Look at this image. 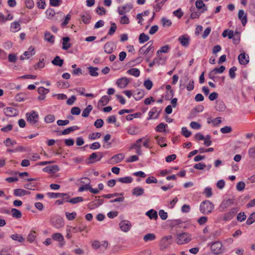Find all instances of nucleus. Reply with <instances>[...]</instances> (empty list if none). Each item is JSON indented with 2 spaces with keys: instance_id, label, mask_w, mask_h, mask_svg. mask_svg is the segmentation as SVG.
<instances>
[{
  "instance_id": "obj_14",
  "label": "nucleus",
  "mask_w": 255,
  "mask_h": 255,
  "mask_svg": "<svg viewBox=\"0 0 255 255\" xmlns=\"http://www.w3.org/2000/svg\"><path fill=\"white\" fill-rule=\"evenodd\" d=\"M115 45L112 42H107L104 46V51L106 53L110 54L114 51Z\"/></svg>"
},
{
  "instance_id": "obj_44",
  "label": "nucleus",
  "mask_w": 255,
  "mask_h": 255,
  "mask_svg": "<svg viewBox=\"0 0 255 255\" xmlns=\"http://www.w3.org/2000/svg\"><path fill=\"white\" fill-rule=\"evenodd\" d=\"M161 21L163 27H169L172 24V22L170 19H167L164 17L161 18Z\"/></svg>"
},
{
  "instance_id": "obj_25",
  "label": "nucleus",
  "mask_w": 255,
  "mask_h": 255,
  "mask_svg": "<svg viewBox=\"0 0 255 255\" xmlns=\"http://www.w3.org/2000/svg\"><path fill=\"white\" fill-rule=\"evenodd\" d=\"M124 157H125V155L122 153H120V154H118L116 155H114L112 158V159L115 162L119 163V162H121V161H122L124 159Z\"/></svg>"
},
{
  "instance_id": "obj_29",
  "label": "nucleus",
  "mask_w": 255,
  "mask_h": 255,
  "mask_svg": "<svg viewBox=\"0 0 255 255\" xmlns=\"http://www.w3.org/2000/svg\"><path fill=\"white\" fill-rule=\"evenodd\" d=\"M146 214L150 219H153L156 220L157 218V212L152 209L147 212Z\"/></svg>"
},
{
  "instance_id": "obj_13",
  "label": "nucleus",
  "mask_w": 255,
  "mask_h": 255,
  "mask_svg": "<svg viewBox=\"0 0 255 255\" xmlns=\"http://www.w3.org/2000/svg\"><path fill=\"white\" fill-rule=\"evenodd\" d=\"M238 60L241 64H247L249 62V57L245 53L240 54L238 56Z\"/></svg>"
},
{
  "instance_id": "obj_2",
  "label": "nucleus",
  "mask_w": 255,
  "mask_h": 255,
  "mask_svg": "<svg viewBox=\"0 0 255 255\" xmlns=\"http://www.w3.org/2000/svg\"><path fill=\"white\" fill-rule=\"evenodd\" d=\"M192 240L191 235L188 233H182L177 235L176 243L182 245L190 242Z\"/></svg>"
},
{
  "instance_id": "obj_48",
  "label": "nucleus",
  "mask_w": 255,
  "mask_h": 255,
  "mask_svg": "<svg viewBox=\"0 0 255 255\" xmlns=\"http://www.w3.org/2000/svg\"><path fill=\"white\" fill-rule=\"evenodd\" d=\"M255 222V212L253 213L246 221L247 225H251Z\"/></svg>"
},
{
  "instance_id": "obj_52",
  "label": "nucleus",
  "mask_w": 255,
  "mask_h": 255,
  "mask_svg": "<svg viewBox=\"0 0 255 255\" xmlns=\"http://www.w3.org/2000/svg\"><path fill=\"white\" fill-rule=\"evenodd\" d=\"M120 21V23L122 24H126L129 23V19L126 15L121 16Z\"/></svg>"
},
{
  "instance_id": "obj_55",
  "label": "nucleus",
  "mask_w": 255,
  "mask_h": 255,
  "mask_svg": "<svg viewBox=\"0 0 255 255\" xmlns=\"http://www.w3.org/2000/svg\"><path fill=\"white\" fill-rule=\"evenodd\" d=\"M157 109L155 107H154L152 109H151V111L149 112V118H157L158 114H157L155 117H154V115L157 113Z\"/></svg>"
},
{
  "instance_id": "obj_59",
  "label": "nucleus",
  "mask_w": 255,
  "mask_h": 255,
  "mask_svg": "<svg viewBox=\"0 0 255 255\" xmlns=\"http://www.w3.org/2000/svg\"><path fill=\"white\" fill-rule=\"evenodd\" d=\"M166 126L167 125H165L163 123H160L156 127V130L158 132H162L165 130Z\"/></svg>"
},
{
  "instance_id": "obj_39",
  "label": "nucleus",
  "mask_w": 255,
  "mask_h": 255,
  "mask_svg": "<svg viewBox=\"0 0 255 255\" xmlns=\"http://www.w3.org/2000/svg\"><path fill=\"white\" fill-rule=\"evenodd\" d=\"M149 36L142 33L140 34L139 36V42L140 43H143L149 40Z\"/></svg>"
},
{
  "instance_id": "obj_33",
  "label": "nucleus",
  "mask_w": 255,
  "mask_h": 255,
  "mask_svg": "<svg viewBox=\"0 0 255 255\" xmlns=\"http://www.w3.org/2000/svg\"><path fill=\"white\" fill-rule=\"evenodd\" d=\"M156 238V236L154 234L149 233L145 235L143 237V240L145 242L151 241L154 240Z\"/></svg>"
},
{
  "instance_id": "obj_1",
  "label": "nucleus",
  "mask_w": 255,
  "mask_h": 255,
  "mask_svg": "<svg viewBox=\"0 0 255 255\" xmlns=\"http://www.w3.org/2000/svg\"><path fill=\"white\" fill-rule=\"evenodd\" d=\"M214 208L213 203L209 200L203 201L200 206L201 212L203 214H209Z\"/></svg>"
},
{
  "instance_id": "obj_23",
  "label": "nucleus",
  "mask_w": 255,
  "mask_h": 255,
  "mask_svg": "<svg viewBox=\"0 0 255 255\" xmlns=\"http://www.w3.org/2000/svg\"><path fill=\"white\" fill-rule=\"evenodd\" d=\"M110 101V98L107 96H103L98 102V106H104L106 105Z\"/></svg>"
},
{
  "instance_id": "obj_56",
  "label": "nucleus",
  "mask_w": 255,
  "mask_h": 255,
  "mask_svg": "<svg viewBox=\"0 0 255 255\" xmlns=\"http://www.w3.org/2000/svg\"><path fill=\"white\" fill-rule=\"evenodd\" d=\"M144 86L146 88L147 90H150L153 86L152 82L149 80H145L143 83Z\"/></svg>"
},
{
  "instance_id": "obj_47",
  "label": "nucleus",
  "mask_w": 255,
  "mask_h": 255,
  "mask_svg": "<svg viewBox=\"0 0 255 255\" xmlns=\"http://www.w3.org/2000/svg\"><path fill=\"white\" fill-rule=\"evenodd\" d=\"M143 139V138H141L137 139L134 144H132V145L130 147V149H135V148H141L140 142H141V141Z\"/></svg>"
},
{
  "instance_id": "obj_42",
  "label": "nucleus",
  "mask_w": 255,
  "mask_h": 255,
  "mask_svg": "<svg viewBox=\"0 0 255 255\" xmlns=\"http://www.w3.org/2000/svg\"><path fill=\"white\" fill-rule=\"evenodd\" d=\"M36 237V232L35 231H31L27 237V240L29 243H32L34 241Z\"/></svg>"
},
{
  "instance_id": "obj_53",
  "label": "nucleus",
  "mask_w": 255,
  "mask_h": 255,
  "mask_svg": "<svg viewBox=\"0 0 255 255\" xmlns=\"http://www.w3.org/2000/svg\"><path fill=\"white\" fill-rule=\"evenodd\" d=\"M37 92L40 95L45 96L49 92V90L41 87L38 88Z\"/></svg>"
},
{
  "instance_id": "obj_45",
  "label": "nucleus",
  "mask_w": 255,
  "mask_h": 255,
  "mask_svg": "<svg viewBox=\"0 0 255 255\" xmlns=\"http://www.w3.org/2000/svg\"><path fill=\"white\" fill-rule=\"evenodd\" d=\"M169 50V46L168 45L162 46L161 49L156 52L157 56L161 53H168Z\"/></svg>"
},
{
  "instance_id": "obj_16",
  "label": "nucleus",
  "mask_w": 255,
  "mask_h": 255,
  "mask_svg": "<svg viewBox=\"0 0 255 255\" xmlns=\"http://www.w3.org/2000/svg\"><path fill=\"white\" fill-rule=\"evenodd\" d=\"M3 111L4 114L7 116L12 117L15 116L16 114V110L11 107L4 108Z\"/></svg>"
},
{
  "instance_id": "obj_62",
  "label": "nucleus",
  "mask_w": 255,
  "mask_h": 255,
  "mask_svg": "<svg viewBox=\"0 0 255 255\" xmlns=\"http://www.w3.org/2000/svg\"><path fill=\"white\" fill-rule=\"evenodd\" d=\"M101 134L100 132H95L90 134L89 135V138L91 139H95L100 137Z\"/></svg>"
},
{
  "instance_id": "obj_18",
  "label": "nucleus",
  "mask_w": 255,
  "mask_h": 255,
  "mask_svg": "<svg viewBox=\"0 0 255 255\" xmlns=\"http://www.w3.org/2000/svg\"><path fill=\"white\" fill-rule=\"evenodd\" d=\"M155 139L156 140L158 144L161 147L167 146L166 143H164L166 140V138L165 137L157 135L155 137Z\"/></svg>"
},
{
  "instance_id": "obj_31",
  "label": "nucleus",
  "mask_w": 255,
  "mask_h": 255,
  "mask_svg": "<svg viewBox=\"0 0 255 255\" xmlns=\"http://www.w3.org/2000/svg\"><path fill=\"white\" fill-rule=\"evenodd\" d=\"M11 212L12 214V216L14 218L19 219L22 216L21 212L16 209H12Z\"/></svg>"
},
{
  "instance_id": "obj_46",
  "label": "nucleus",
  "mask_w": 255,
  "mask_h": 255,
  "mask_svg": "<svg viewBox=\"0 0 255 255\" xmlns=\"http://www.w3.org/2000/svg\"><path fill=\"white\" fill-rule=\"evenodd\" d=\"M83 201V198L82 197H77L76 198H73L68 201L67 202L72 203V204H76L79 202H82Z\"/></svg>"
},
{
  "instance_id": "obj_21",
  "label": "nucleus",
  "mask_w": 255,
  "mask_h": 255,
  "mask_svg": "<svg viewBox=\"0 0 255 255\" xmlns=\"http://www.w3.org/2000/svg\"><path fill=\"white\" fill-rule=\"evenodd\" d=\"M70 38L68 37H65L63 38V47L62 48L65 50L68 49L71 47V44L69 43Z\"/></svg>"
},
{
  "instance_id": "obj_63",
  "label": "nucleus",
  "mask_w": 255,
  "mask_h": 255,
  "mask_svg": "<svg viewBox=\"0 0 255 255\" xmlns=\"http://www.w3.org/2000/svg\"><path fill=\"white\" fill-rule=\"evenodd\" d=\"M117 29V25L115 23H112L111 24V27L109 30L108 34L110 35H113L115 32L116 31Z\"/></svg>"
},
{
  "instance_id": "obj_64",
  "label": "nucleus",
  "mask_w": 255,
  "mask_h": 255,
  "mask_svg": "<svg viewBox=\"0 0 255 255\" xmlns=\"http://www.w3.org/2000/svg\"><path fill=\"white\" fill-rule=\"evenodd\" d=\"M103 124L104 122L102 119H98L95 121L94 126L97 128H100L103 126Z\"/></svg>"
},
{
  "instance_id": "obj_8",
  "label": "nucleus",
  "mask_w": 255,
  "mask_h": 255,
  "mask_svg": "<svg viewBox=\"0 0 255 255\" xmlns=\"http://www.w3.org/2000/svg\"><path fill=\"white\" fill-rule=\"evenodd\" d=\"M233 204V200L232 199H229L228 200L224 201L220 206L219 209L220 211H224L226 209L231 206Z\"/></svg>"
},
{
  "instance_id": "obj_34",
  "label": "nucleus",
  "mask_w": 255,
  "mask_h": 255,
  "mask_svg": "<svg viewBox=\"0 0 255 255\" xmlns=\"http://www.w3.org/2000/svg\"><path fill=\"white\" fill-rule=\"evenodd\" d=\"M91 16L90 14L85 13L81 15V20L85 24H88L90 22Z\"/></svg>"
},
{
  "instance_id": "obj_3",
  "label": "nucleus",
  "mask_w": 255,
  "mask_h": 255,
  "mask_svg": "<svg viewBox=\"0 0 255 255\" xmlns=\"http://www.w3.org/2000/svg\"><path fill=\"white\" fill-rule=\"evenodd\" d=\"M27 121L31 125L35 127L37 126L39 122V116L35 111H31L26 114Z\"/></svg>"
},
{
  "instance_id": "obj_61",
  "label": "nucleus",
  "mask_w": 255,
  "mask_h": 255,
  "mask_svg": "<svg viewBox=\"0 0 255 255\" xmlns=\"http://www.w3.org/2000/svg\"><path fill=\"white\" fill-rule=\"evenodd\" d=\"M246 219V216L244 212H241L237 216V220L239 221L242 222Z\"/></svg>"
},
{
  "instance_id": "obj_24",
  "label": "nucleus",
  "mask_w": 255,
  "mask_h": 255,
  "mask_svg": "<svg viewBox=\"0 0 255 255\" xmlns=\"http://www.w3.org/2000/svg\"><path fill=\"white\" fill-rule=\"evenodd\" d=\"M195 4L197 8L198 9H202L203 11L207 10V7H206L205 3L202 0H197Z\"/></svg>"
},
{
  "instance_id": "obj_60",
  "label": "nucleus",
  "mask_w": 255,
  "mask_h": 255,
  "mask_svg": "<svg viewBox=\"0 0 255 255\" xmlns=\"http://www.w3.org/2000/svg\"><path fill=\"white\" fill-rule=\"evenodd\" d=\"M92 247L94 249L97 250L101 247V243L97 240L92 242Z\"/></svg>"
},
{
  "instance_id": "obj_9",
  "label": "nucleus",
  "mask_w": 255,
  "mask_h": 255,
  "mask_svg": "<svg viewBox=\"0 0 255 255\" xmlns=\"http://www.w3.org/2000/svg\"><path fill=\"white\" fill-rule=\"evenodd\" d=\"M222 247V244L220 242H216L211 246V249L214 253L218 254L220 253Z\"/></svg>"
},
{
  "instance_id": "obj_30",
  "label": "nucleus",
  "mask_w": 255,
  "mask_h": 255,
  "mask_svg": "<svg viewBox=\"0 0 255 255\" xmlns=\"http://www.w3.org/2000/svg\"><path fill=\"white\" fill-rule=\"evenodd\" d=\"M45 39L50 43H53L54 42V37L50 32H46L44 35Z\"/></svg>"
},
{
  "instance_id": "obj_35",
  "label": "nucleus",
  "mask_w": 255,
  "mask_h": 255,
  "mask_svg": "<svg viewBox=\"0 0 255 255\" xmlns=\"http://www.w3.org/2000/svg\"><path fill=\"white\" fill-rule=\"evenodd\" d=\"M89 73L90 75L92 76H97L98 75V73L97 71L99 70L97 67H89L88 68Z\"/></svg>"
},
{
  "instance_id": "obj_51",
  "label": "nucleus",
  "mask_w": 255,
  "mask_h": 255,
  "mask_svg": "<svg viewBox=\"0 0 255 255\" xmlns=\"http://www.w3.org/2000/svg\"><path fill=\"white\" fill-rule=\"evenodd\" d=\"M55 120V117L52 115H47L44 119V121L46 123H51Z\"/></svg>"
},
{
  "instance_id": "obj_49",
  "label": "nucleus",
  "mask_w": 255,
  "mask_h": 255,
  "mask_svg": "<svg viewBox=\"0 0 255 255\" xmlns=\"http://www.w3.org/2000/svg\"><path fill=\"white\" fill-rule=\"evenodd\" d=\"M13 194L16 196H24V190L22 189H16L14 190Z\"/></svg>"
},
{
  "instance_id": "obj_7",
  "label": "nucleus",
  "mask_w": 255,
  "mask_h": 255,
  "mask_svg": "<svg viewBox=\"0 0 255 255\" xmlns=\"http://www.w3.org/2000/svg\"><path fill=\"white\" fill-rule=\"evenodd\" d=\"M225 70V67L224 66H221L219 68H214L209 74V77L210 79H213L215 75L217 73H223Z\"/></svg>"
},
{
  "instance_id": "obj_15",
  "label": "nucleus",
  "mask_w": 255,
  "mask_h": 255,
  "mask_svg": "<svg viewBox=\"0 0 255 255\" xmlns=\"http://www.w3.org/2000/svg\"><path fill=\"white\" fill-rule=\"evenodd\" d=\"M238 18L241 20L242 24L245 26L247 21V14L243 10H240L238 12Z\"/></svg>"
},
{
  "instance_id": "obj_4",
  "label": "nucleus",
  "mask_w": 255,
  "mask_h": 255,
  "mask_svg": "<svg viewBox=\"0 0 255 255\" xmlns=\"http://www.w3.org/2000/svg\"><path fill=\"white\" fill-rule=\"evenodd\" d=\"M172 236H168L163 237L159 243V249L163 251L167 249L172 243Z\"/></svg>"
},
{
  "instance_id": "obj_5",
  "label": "nucleus",
  "mask_w": 255,
  "mask_h": 255,
  "mask_svg": "<svg viewBox=\"0 0 255 255\" xmlns=\"http://www.w3.org/2000/svg\"><path fill=\"white\" fill-rule=\"evenodd\" d=\"M239 209L238 208H233L230 210V211L225 214L223 217V220L224 221H229L232 219L236 214Z\"/></svg>"
},
{
  "instance_id": "obj_10",
  "label": "nucleus",
  "mask_w": 255,
  "mask_h": 255,
  "mask_svg": "<svg viewBox=\"0 0 255 255\" xmlns=\"http://www.w3.org/2000/svg\"><path fill=\"white\" fill-rule=\"evenodd\" d=\"M178 41L184 47H187L189 44V37L188 35H181L178 38Z\"/></svg>"
},
{
  "instance_id": "obj_54",
  "label": "nucleus",
  "mask_w": 255,
  "mask_h": 255,
  "mask_svg": "<svg viewBox=\"0 0 255 255\" xmlns=\"http://www.w3.org/2000/svg\"><path fill=\"white\" fill-rule=\"evenodd\" d=\"M65 215L69 220H72L76 218L77 214L75 212H73L71 213H69V212H66Z\"/></svg>"
},
{
  "instance_id": "obj_40",
  "label": "nucleus",
  "mask_w": 255,
  "mask_h": 255,
  "mask_svg": "<svg viewBox=\"0 0 255 255\" xmlns=\"http://www.w3.org/2000/svg\"><path fill=\"white\" fill-rule=\"evenodd\" d=\"M132 179L130 177H125L120 178L118 179V181L124 183H129L132 182Z\"/></svg>"
},
{
  "instance_id": "obj_6",
  "label": "nucleus",
  "mask_w": 255,
  "mask_h": 255,
  "mask_svg": "<svg viewBox=\"0 0 255 255\" xmlns=\"http://www.w3.org/2000/svg\"><path fill=\"white\" fill-rule=\"evenodd\" d=\"M119 226L123 231L127 232L130 229L131 225L129 221L124 220L120 222Z\"/></svg>"
},
{
  "instance_id": "obj_41",
  "label": "nucleus",
  "mask_w": 255,
  "mask_h": 255,
  "mask_svg": "<svg viewBox=\"0 0 255 255\" xmlns=\"http://www.w3.org/2000/svg\"><path fill=\"white\" fill-rule=\"evenodd\" d=\"M24 188L25 189H28V190H37V187L35 184L32 183H27L24 185L23 186Z\"/></svg>"
},
{
  "instance_id": "obj_57",
  "label": "nucleus",
  "mask_w": 255,
  "mask_h": 255,
  "mask_svg": "<svg viewBox=\"0 0 255 255\" xmlns=\"http://www.w3.org/2000/svg\"><path fill=\"white\" fill-rule=\"evenodd\" d=\"M80 113L81 110L77 107H74L71 110V113L73 115H79Z\"/></svg>"
},
{
  "instance_id": "obj_19",
  "label": "nucleus",
  "mask_w": 255,
  "mask_h": 255,
  "mask_svg": "<svg viewBox=\"0 0 255 255\" xmlns=\"http://www.w3.org/2000/svg\"><path fill=\"white\" fill-rule=\"evenodd\" d=\"M132 193L133 195L139 196L143 195L144 193V189L140 187H136L133 189Z\"/></svg>"
},
{
  "instance_id": "obj_17",
  "label": "nucleus",
  "mask_w": 255,
  "mask_h": 255,
  "mask_svg": "<svg viewBox=\"0 0 255 255\" xmlns=\"http://www.w3.org/2000/svg\"><path fill=\"white\" fill-rule=\"evenodd\" d=\"M52 224L56 228H60L64 226V221L62 218H58L52 220Z\"/></svg>"
},
{
  "instance_id": "obj_50",
  "label": "nucleus",
  "mask_w": 255,
  "mask_h": 255,
  "mask_svg": "<svg viewBox=\"0 0 255 255\" xmlns=\"http://www.w3.org/2000/svg\"><path fill=\"white\" fill-rule=\"evenodd\" d=\"M46 15L48 19H51L55 15V11L51 8H49L46 11Z\"/></svg>"
},
{
  "instance_id": "obj_37",
  "label": "nucleus",
  "mask_w": 255,
  "mask_h": 255,
  "mask_svg": "<svg viewBox=\"0 0 255 255\" xmlns=\"http://www.w3.org/2000/svg\"><path fill=\"white\" fill-rule=\"evenodd\" d=\"M79 128L77 126H73L69 127L63 130L62 134L63 135L69 134L70 132L77 130Z\"/></svg>"
},
{
  "instance_id": "obj_38",
  "label": "nucleus",
  "mask_w": 255,
  "mask_h": 255,
  "mask_svg": "<svg viewBox=\"0 0 255 255\" xmlns=\"http://www.w3.org/2000/svg\"><path fill=\"white\" fill-rule=\"evenodd\" d=\"M93 109V107L91 105H89L87 108L84 110L82 113V116L84 117H87L89 115L90 113Z\"/></svg>"
},
{
  "instance_id": "obj_36",
  "label": "nucleus",
  "mask_w": 255,
  "mask_h": 255,
  "mask_svg": "<svg viewBox=\"0 0 255 255\" xmlns=\"http://www.w3.org/2000/svg\"><path fill=\"white\" fill-rule=\"evenodd\" d=\"M52 239L55 241L62 242L64 241V237L60 233H55L52 235Z\"/></svg>"
},
{
  "instance_id": "obj_58",
  "label": "nucleus",
  "mask_w": 255,
  "mask_h": 255,
  "mask_svg": "<svg viewBox=\"0 0 255 255\" xmlns=\"http://www.w3.org/2000/svg\"><path fill=\"white\" fill-rule=\"evenodd\" d=\"M34 55V53H30L28 51L24 52L23 55H21L20 56V59L21 60H24L26 58H29L30 57H31L32 55Z\"/></svg>"
},
{
  "instance_id": "obj_27",
  "label": "nucleus",
  "mask_w": 255,
  "mask_h": 255,
  "mask_svg": "<svg viewBox=\"0 0 255 255\" xmlns=\"http://www.w3.org/2000/svg\"><path fill=\"white\" fill-rule=\"evenodd\" d=\"M52 63L54 65L62 66L63 64V60L61 59L59 56H56L52 60Z\"/></svg>"
},
{
  "instance_id": "obj_32",
  "label": "nucleus",
  "mask_w": 255,
  "mask_h": 255,
  "mask_svg": "<svg viewBox=\"0 0 255 255\" xmlns=\"http://www.w3.org/2000/svg\"><path fill=\"white\" fill-rule=\"evenodd\" d=\"M11 238L13 240L18 241L19 243H23L25 240L24 238L17 234L12 235Z\"/></svg>"
},
{
  "instance_id": "obj_11",
  "label": "nucleus",
  "mask_w": 255,
  "mask_h": 255,
  "mask_svg": "<svg viewBox=\"0 0 255 255\" xmlns=\"http://www.w3.org/2000/svg\"><path fill=\"white\" fill-rule=\"evenodd\" d=\"M128 83L129 80L126 77L120 78L117 81V85L121 88H125Z\"/></svg>"
},
{
  "instance_id": "obj_22",
  "label": "nucleus",
  "mask_w": 255,
  "mask_h": 255,
  "mask_svg": "<svg viewBox=\"0 0 255 255\" xmlns=\"http://www.w3.org/2000/svg\"><path fill=\"white\" fill-rule=\"evenodd\" d=\"M147 44H146L144 46H142L141 48H140V49L139 50V54L143 55V54L147 53L151 50L152 51V52H153V50H154L153 47H151V46H149L148 48H147L146 49H145V46Z\"/></svg>"
},
{
  "instance_id": "obj_28",
  "label": "nucleus",
  "mask_w": 255,
  "mask_h": 255,
  "mask_svg": "<svg viewBox=\"0 0 255 255\" xmlns=\"http://www.w3.org/2000/svg\"><path fill=\"white\" fill-rule=\"evenodd\" d=\"M127 73L137 77L140 75V71L137 68H131L127 71Z\"/></svg>"
},
{
  "instance_id": "obj_26",
  "label": "nucleus",
  "mask_w": 255,
  "mask_h": 255,
  "mask_svg": "<svg viewBox=\"0 0 255 255\" xmlns=\"http://www.w3.org/2000/svg\"><path fill=\"white\" fill-rule=\"evenodd\" d=\"M11 31L16 32L20 29V25L19 22H13L11 24Z\"/></svg>"
},
{
  "instance_id": "obj_12",
  "label": "nucleus",
  "mask_w": 255,
  "mask_h": 255,
  "mask_svg": "<svg viewBox=\"0 0 255 255\" xmlns=\"http://www.w3.org/2000/svg\"><path fill=\"white\" fill-rule=\"evenodd\" d=\"M43 170L45 172L54 173L59 170L58 166L56 165H50L45 167L43 168Z\"/></svg>"
},
{
  "instance_id": "obj_20",
  "label": "nucleus",
  "mask_w": 255,
  "mask_h": 255,
  "mask_svg": "<svg viewBox=\"0 0 255 255\" xmlns=\"http://www.w3.org/2000/svg\"><path fill=\"white\" fill-rule=\"evenodd\" d=\"M144 96V91L143 90H137L134 94V98L135 100L141 99Z\"/></svg>"
},
{
  "instance_id": "obj_43",
  "label": "nucleus",
  "mask_w": 255,
  "mask_h": 255,
  "mask_svg": "<svg viewBox=\"0 0 255 255\" xmlns=\"http://www.w3.org/2000/svg\"><path fill=\"white\" fill-rule=\"evenodd\" d=\"M97 157H98V155L96 153H92L89 157V159H88L89 162V163L95 162L97 160L96 158H97ZM101 158V157H100V158L99 159H98L97 160H100Z\"/></svg>"
}]
</instances>
